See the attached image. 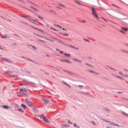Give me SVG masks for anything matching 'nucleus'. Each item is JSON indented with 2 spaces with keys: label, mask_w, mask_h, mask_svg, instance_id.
<instances>
[{
  "label": "nucleus",
  "mask_w": 128,
  "mask_h": 128,
  "mask_svg": "<svg viewBox=\"0 0 128 128\" xmlns=\"http://www.w3.org/2000/svg\"><path fill=\"white\" fill-rule=\"evenodd\" d=\"M121 28H122V30H124V32H128V28H124L122 27Z\"/></svg>",
  "instance_id": "nucleus-14"
},
{
  "label": "nucleus",
  "mask_w": 128,
  "mask_h": 128,
  "mask_svg": "<svg viewBox=\"0 0 128 128\" xmlns=\"http://www.w3.org/2000/svg\"><path fill=\"white\" fill-rule=\"evenodd\" d=\"M82 22H85L86 23V20H82Z\"/></svg>",
  "instance_id": "nucleus-38"
},
{
  "label": "nucleus",
  "mask_w": 128,
  "mask_h": 128,
  "mask_svg": "<svg viewBox=\"0 0 128 128\" xmlns=\"http://www.w3.org/2000/svg\"><path fill=\"white\" fill-rule=\"evenodd\" d=\"M60 44H64V42L62 41V40H60Z\"/></svg>",
  "instance_id": "nucleus-40"
},
{
  "label": "nucleus",
  "mask_w": 128,
  "mask_h": 128,
  "mask_svg": "<svg viewBox=\"0 0 128 128\" xmlns=\"http://www.w3.org/2000/svg\"><path fill=\"white\" fill-rule=\"evenodd\" d=\"M27 10H30V12H32L30 10V9L26 8Z\"/></svg>",
  "instance_id": "nucleus-51"
},
{
  "label": "nucleus",
  "mask_w": 128,
  "mask_h": 128,
  "mask_svg": "<svg viewBox=\"0 0 128 128\" xmlns=\"http://www.w3.org/2000/svg\"><path fill=\"white\" fill-rule=\"evenodd\" d=\"M126 70V72H128V70Z\"/></svg>",
  "instance_id": "nucleus-56"
},
{
  "label": "nucleus",
  "mask_w": 128,
  "mask_h": 128,
  "mask_svg": "<svg viewBox=\"0 0 128 128\" xmlns=\"http://www.w3.org/2000/svg\"><path fill=\"white\" fill-rule=\"evenodd\" d=\"M40 40V42H44V40Z\"/></svg>",
  "instance_id": "nucleus-44"
},
{
  "label": "nucleus",
  "mask_w": 128,
  "mask_h": 128,
  "mask_svg": "<svg viewBox=\"0 0 128 128\" xmlns=\"http://www.w3.org/2000/svg\"><path fill=\"white\" fill-rule=\"evenodd\" d=\"M27 20H28V22H32L34 24V22H36V20L30 19V18H28L26 19Z\"/></svg>",
  "instance_id": "nucleus-8"
},
{
  "label": "nucleus",
  "mask_w": 128,
  "mask_h": 128,
  "mask_svg": "<svg viewBox=\"0 0 128 128\" xmlns=\"http://www.w3.org/2000/svg\"><path fill=\"white\" fill-rule=\"evenodd\" d=\"M123 76H124L125 78H128V74H125L124 76V75Z\"/></svg>",
  "instance_id": "nucleus-35"
},
{
  "label": "nucleus",
  "mask_w": 128,
  "mask_h": 128,
  "mask_svg": "<svg viewBox=\"0 0 128 128\" xmlns=\"http://www.w3.org/2000/svg\"><path fill=\"white\" fill-rule=\"evenodd\" d=\"M74 126H75V128L76 127V124H74Z\"/></svg>",
  "instance_id": "nucleus-41"
},
{
  "label": "nucleus",
  "mask_w": 128,
  "mask_h": 128,
  "mask_svg": "<svg viewBox=\"0 0 128 128\" xmlns=\"http://www.w3.org/2000/svg\"><path fill=\"white\" fill-rule=\"evenodd\" d=\"M116 77L118 78H121V80H124V78H122V77L118 76H116Z\"/></svg>",
  "instance_id": "nucleus-23"
},
{
  "label": "nucleus",
  "mask_w": 128,
  "mask_h": 128,
  "mask_svg": "<svg viewBox=\"0 0 128 128\" xmlns=\"http://www.w3.org/2000/svg\"><path fill=\"white\" fill-rule=\"evenodd\" d=\"M54 30L55 32H58V30H56V29H54Z\"/></svg>",
  "instance_id": "nucleus-47"
},
{
  "label": "nucleus",
  "mask_w": 128,
  "mask_h": 128,
  "mask_svg": "<svg viewBox=\"0 0 128 128\" xmlns=\"http://www.w3.org/2000/svg\"><path fill=\"white\" fill-rule=\"evenodd\" d=\"M37 36H38V35H37Z\"/></svg>",
  "instance_id": "nucleus-60"
},
{
  "label": "nucleus",
  "mask_w": 128,
  "mask_h": 128,
  "mask_svg": "<svg viewBox=\"0 0 128 128\" xmlns=\"http://www.w3.org/2000/svg\"><path fill=\"white\" fill-rule=\"evenodd\" d=\"M27 2H30V4H34V3L30 2V0H27Z\"/></svg>",
  "instance_id": "nucleus-34"
},
{
  "label": "nucleus",
  "mask_w": 128,
  "mask_h": 128,
  "mask_svg": "<svg viewBox=\"0 0 128 128\" xmlns=\"http://www.w3.org/2000/svg\"><path fill=\"white\" fill-rule=\"evenodd\" d=\"M68 123L70 124H72V122H70V120H68Z\"/></svg>",
  "instance_id": "nucleus-32"
},
{
  "label": "nucleus",
  "mask_w": 128,
  "mask_h": 128,
  "mask_svg": "<svg viewBox=\"0 0 128 128\" xmlns=\"http://www.w3.org/2000/svg\"><path fill=\"white\" fill-rule=\"evenodd\" d=\"M64 54L66 56H70V54H68L66 53Z\"/></svg>",
  "instance_id": "nucleus-21"
},
{
  "label": "nucleus",
  "mask_w": 128,
  "mask_h": 128,
  "mask_svg": "<svg viewBox=\"0 0 128 128\" xmlns=\"http://www.w3.org/2000/svg\"><path fill=\"white\" fill-rule=\"evenodd\" d=\"M50 28L51 30H54V28H52V27H50Z\"/></svg>",
  "instance_id": "nucleus-39"
},
{
  "label": "nucleus",
  "mask_w": 128,
  "mask_h": 128,
  "mask_svg": "<svg viewBox=\"0 0 128 128\" xmlns=\"http://www.w3.org/2000/svg\"><path fill=\"white\" fill-rule=\"evenodd\" d=\"M68 46H69V48H74V50H79V48H76V46H74L72 45L69 44V45H68Z\"/></svg>",
  "instance_id": "nucleus-6"
},
{
  "label": "nucleus",
  "mask_w": 128,
  "mask_h": 128,
  "mask_svg": "<svg viewBox=\"0 0 128 128\" xmlns=\"http://www.w3.org/2000/svg\"><path fill=\"white\" fill-rule=\"evenodd\" d=\"M119 74H120L121 76H124V74H122V72H118Z\"/></svg>",
  "instance_id": "nucleus-25"
},
{
  "label": "nucleus",
  "mask_w": 128,
  "mask_h": 128,
  "mask_svg": "<svg viewBox=\"0 0 128 128\" xmlns=\"http://www.w3.org/2000/svg\"><path fill=\"white\" fill-rule=\"evenodd\" d=\"M21 106H22V108H24V110H26V105H24V104H22L21 105Z\"/></svg>",
  "instance_id": "nucleus-19"
},
{
  "label": "nucleus",
  "mask_w": 128,
  "mask_h": 128,
  "mask_svg": "<svg viewBox=\"0 0 128 128\" xmlns=\"http://www.w3.org/2000/svg\"><path fill=\"white\" fill-rule=\"evenodd\" d=\"M38 18H40L41 19L42 17H40V16H38Z\"/></svg>",
  "instance_id": "nucleus-48"
},
{
  "label": "nucleus",
  "mask_w": 128,
  "mask_h": 128,
  "mask_svg": "<svg viewBox=\"0 0 128 128\" xmlns=\"http://www.w3.org/2000/svg\"><path fill=\"white\" fill-rule=\"evenodd\" d=\"M63 30H66V32L68 30L65 29L64 28H62Z\"/></svg>",
  "instance_id": "nucleus-36"
},
{
  "label": "nucleus",
  "mask_w": 128,
  "mask_h": 128,
  "mask_svg": "<svg viewBox=\"0 0 128 128\" xmlns=\"http://www.w3.org/2000/svg\"><path fill=\"white\" fill-rule=\"evenodd\" d=\"M73 60H74V62H80V64H82V61L80 60H78V59H76L74 58H72Z\"/></svg>",
  "instance_id": "nucleus-10"
},
{
  "label": "nucleus",
  "mask_w": 128,
  "mask_h": 128,
  "mask_svg": "<svg viewBox=\"0 0 128 128\" xmlns=\"http://www.w3.org/2000/svg\"><path fill=\"white\" fill-rule=\"evenodd\" d=\"M88 72H90V74H92V72H93V74H98V73H96V72H94L92 70H89Z\"/></svg>",
  "instance_id": "nucleus-15"
},
{
  "label": "nucleus",
  "mask_w": 128,
  "mask_h": 128,
  "mask_svg": "<svg viewBox=\"0 0 128 128\" xmlns=\"http://www.w3.org/2000/svg\"><path fill=\"white\" fill-rule=\"evenodd\" d=\"M2 60H5L6 62H10V60L6 58H2Z\"/></svg>",
  "instance_id": "nucleus-22"
},
{
  "label": "nucleus",
  "mask_w": 128,
  "mask_h": 128,
  "mask_svg": "<svg viewBox=\"0 0 128 128\" xmlns=\"http://www.w3.org/2000/svg\"><path fill=\"white\" fill-rule=\"evenodd\" d=\"M56 50H58V52H60V50H58V49H56Z\"/></svg>",
  "instance_id": "nucleus-52"
},
{
  "label": "nucleus",
  "mask_w": 128,
  "mask_h": 128,
  "mask_svg": "<svg viewBox=\"0 0 128 128\" xmlns=\"http://www.w3.org/2000/svg\"><path fill=\"white\" fill-rule=\"evenodd\" d=\"M61 34H62V36H70V34H68V33H62Z\"/></svg>",
  "instance_id": "nucleus-11"
},
{
  "label": "nucleus",
  "mask_w": 128,
  "mask_h": 128,
  "mask_svg": "<svg viewBox=\"0 0 128 128\" xmlns=\"http://www.w3.org/2000/svg\"><path fill=\"white\" fill-rule=\"evenodd\" d=\"M91 10H92V14H93L96 18H98V14H96V11L94 10V8H92Z\"/></svg>",
  "instance_id": "nucleus-2"
},
{
  "label": "nucleus",
  "mask_w": 128,
  "mask_h": 128,
  "mask_svg": "<svg viewBox=\"0 0 128 128\" xmlns=\"http://www.w3.org/2000/svg\"><path fill=\"white\" fill-rule=\"evenodd\" d=\"M93 124H94V126H96V123H94V122H93Z\"/></svg>",
  "instance_id": "nucleus-53"
},
{
  "label": "nucleus",
  "mask_w": 128,
  "mask_h": 128,
  "mask_svg": "<svg viewBox=\"0 0 128 128\" xmlns=\"http://www.w3.org/2000/svg\"><path fill=\"white\" fill-rule=\"evenodd\" d=\"M60 6H62V8H66V6L62 4H58V6H56L57 8H59V10H62V8L60 7Z\"/></svg>",
  "instance_id": "nucleus-5"
},
{
  "label": "nucleus",
  "mask_w": 128,
  "mask_h": 128,
  "mask_svg": "<svg viewBox=\"0 0 128 128\" xmlns=\"http://www.w3.org/2000/svg\"><path fill=\"white\" fill-rule=\"evenodd\" d=\"M42 100H43L44 102V104H46L48 103V102H50L48 100V99H44V98H42Z\"/></svg>",
  "instance_id": "nucleus-7"
},
{
  "label": "nucleus",
  "mask_w": 128,
  "mask_h": 128,
  "mask_svg": "<svg viewBox=\"0 0 128 128\" xmlns=\"http://www.w3.org/2000/svg\"><path fill=\"white\" fill-rule=\"evenodd\" d=\"M3 108H4L5 110H8L10 108V107L6 106H2Z\"/></svg>",
  "instance_id": "nucleus-16"
},
{
  "label": "nucleus",
  "mask_w": 128,
  "mask_h": 128,
  "mask_svg": "<svg viewBox=\"0 0 128 128\" xmlns=\"http://www.w3.org/2000/svg\"><path fill=\"white\" fill-rule=\"evenodd\" d=\"M20 90L22 94H26V90L24 88H20Z\"/></svg>",
  "instance_id": "nucleus-4"
},
{
  "label": "nucleus",
  "mask_w": 128,
  "mask_h": 128,
  "mask_svg": "<svg viewBox=\"0 0 128 128\" xmlns=\"http://www.w3.org/2000/svg\"><path fill=\"white\" fill-rule=\"evenodd\" d=\"M40 118H42V120H44V122H47L48 124H50V120H48V119L46 117V116H44V114H42L40 116Z\"/></svg>",
  "instance_id": "nucleus-1"
},
{
  "label": "nucleus",
  "mask_w": 128,
  "mask_h": 128,
  "mask_svg": "<svg viewBox=\"0 0 128 128\" xmlns=\"http://www.w3.org/2000/svg\"><path fill=\"white\" fill-rule=\"evenodd\" d=\"M2 38H8V35H5V36L2 35Z\"/></svg>",
  "instance_id": "nucleus-17"
},
{
  "label": "nucleus",
  "mask_w": 128,
  "mask_h": 128,
  "mask_svg": "<svg viewBox=\"0 0 128 128\" xmlns=\"http://www.w3.org/2000/svg\"><path fill=\"white\" fill-rule=\"evenodd\" d=\"M56 26H58V28H60V26L58 25H56Z\"/></svg>",
  "instance_id": "nucleus-46"
},
{
  "label": "nucleus",
  "mask_w": 128,
  "mask_h": 128,
  "mask_svg": "<svg viewBox=\"0 0 128 128\" xmlns=\"http://www.w3.org/2000/svg\"><path fill=\"white\" fill-rule=\"evenodd\" d=\"M60 62H66V60H60Z\"/></svg>",
  "instance_id": "nucleus-33"
},
{
  "label": "nucleus",
  "mask_w": 128,
  "mask_h": 128,
  "mask_svg": "<svg viewBox=\"0 0 128 128\" xmlns=\"http://www.w3.org/2000/svg\"><path fill=\"white\" fill-rule=\"evenodd\" d=\"M30 48H34V46H30Z\"/></svg>",
  "instance_id": "nucleus-30"
},
{
  "label": "nucleus",
  "mask_w": 128,
  "mask_h": 128,
  "mask_svg": "<svg viewBox=\"0 0 128 128\" xmlns=\"http://www.w3.org/2000/svg\"><path fill=\"white\" fill-rule=\"evenodd\" d=\"M120 32H122V34H126V32H123L122 30H120Z\"/></svg>",
  "instance_id": "nucleus-29"
},
{
  "label": "nucleus",
  "mask_w": 128,
  "mask_h": 128,
  "mask_svg": "<svg viewBox=\"0 0 128 128\" xmlns=\"http://www.w3.org/2000/svg\"><path fill=\"white\" fill-rule=\"evenodd\" d=\"M2 18H4V17H2Z\"/></svg>",
  "instance_id": "nucleus-58"
},
{
  "label": "nucleus",
  "mask_w": 128,
  "mask_h": 128,
  "mask_svg": "<svg viewBox=\"0 0 128 128\" xmlns=\"http://www.w3.org/2000/svg\"><path fill=\"white\" fill-rule=\"evenodd\" d=\"M59 28H62V26H60V27H59Z\"/></svg>",
  "instance_id": "nucleus-55"
},
{
  "label": "nucleus",
  "mask_w": 128,
  "mask_h": 128,
  "mask_svg": "<svg viewBox=\"0 0 128 128\" xmlns=\"http://www.w3.org/2000/svg\"><path fill=\"white\" fill-rule=\"evenodd\" d=\"M65 62H68V64H72V62L68 61V60H65Z\"/></svg>",
  "instance_id": "nucleus-27"
},
{
  "label": "nucleus",
  "mask_w": 128,
  "mask_h": 128,
  "mask_svg": "<svg viewBox=\"0 0 128 128\" xmlns=\"http://www.w3.org/2000/svg\"><path fill=\"white\" fill-rule=\"evenodd\" d=\"M12 78H13V76H14V75H12Z\"/></svg>",
  "instance_id": "nucleus-45"
},
{
  "label": "nucleus",
  "mask_w": 128,
  "mask_h": 128,
  "mask_svg": "<svg viewBox=\"0 0 128 128\" xmlns=\"http://www.w3.org/2000/svg\"><path fill=\"white\" fill-rule=\"evenodd\" d=\"M66 74H70V76H72V74H74L71 72H69V71H66Z\"/></svg>",
  "instance_id": "nucleus-9"
},
{
  "label": "nucleus",
  "mask_w": 128,
  "mask_h": 128,
  "mask_svg": "<svg viewBox=\"0 0 128 128\" xmlns=\"http://www.w3.org/2000/svg\"><path fill=\"white\" fill-rule=\"evenodd\" d=\"M18 110L20 112H24V110H22V109H18Z\"/></svg>",
  "instance_id": "nucleus-31"
},
{
  "label": "nucleus",
  "mask_w": 128,
  "mask_h": 128,
  "mask_svg": "<svg viewBox=\"0 0 128 128\" xmlns=\"http://www.w3.org/2000/svg\"><path fill=\"white\" fill-rule=\"evenodd\" d=\"M30 8H32V10H36V12H38V10H36V9L30 6Z\"/></svg>",
  "instance_id": "nucleus-18"
},
{
  "label": "nucleus",
  "mask_w": 128,
  "mask_h": 128,
  "mask_svg": "<svg viewBox=\"0 0 128 128\" xmlns=\"http://www.w3.org/2000/svg\"><path fill=\"white\" fill-rule=\"evenodd\" d=\"M75 2L78 4H79V6H80V4H82L80 3V0H75Z\"/></svg>",
  "instance_id": "nucleus-12"
},
{
  "label": "nucleus",
  "mask_w": 128,
  "mask_h": 128,
  "mask_svg": "<svg viewBox=\"0 0 128 128\" xmlns=\"http://www.w3.org/2000/svg\"><path fill=\"white\" fill-rule=\"evenodd\" d=\"M86 66H90V68H92V66L88 63H86Z\"/></svg>",
  "instance_id": "nucleus-20"
},
{
  "label": "nucleus",
  "mask_w": 128,
  "mask_h": 128,
  "mask_svg": "<svg viewBox=\"0 0 128 128\" xmlns=\"http://www.w3.org/2000/svg\"><path fill=\"white\" fill-rule=\"evenodd\" d=\"M22 18H26V17H24V16H22Z\"/></svg>",
  "instance_id": "nucleus-57"
},
{
  "label": "nucleus",
  "mask_w": 128,
  "mask_h": 128,
  "mask_svg": "<svg viewBox=\"0 0 128 128\" xmlns=\"http://www.w3.org/2000/svg\"><path fill=\"white\" fill-rule=\"evenodd\" d=\"M26 102L27 104V105L30 108L33 106L32 104V102L29 101L28 98L26 99Z\"/></svg>",
  "instance_id": "nucleus-3"
},
{
  "label": "nucleus",
  "mask_w": 128,
  "mask_h": 128,
  "mask_svg": "<svg viewBox=\"0 0 128 128\" xmlns=\"http://www.w3.org/2000/svg\"><path fill=\"white\" fill-rule=\"evenodd\" d=\"M40 36V38H42V36Z\"/></svg>",
  "instance_id": "nucleus-59"
},
{
  "label": "nucleus",
  "mask_w": 128,
  "mask_h": 128,
  "mask_svg": "<svg viewBox=\"0 0 128 128\" xmlns=\"http://www.w3.org/2000/svg\"><path fill=\"white\" fill-rule=\"evenodd\" d=\"M21 86H22V84H21Z\"/></svg>",
  "instance_id": "nucleus-61"
},
{
  "label": "nucleus",
  "mask_w": 128,
  "mask_h": 128,
  "mask_svg": "<svg viewBox=\"0 0 128 128\" xmlns=\"http://www.w3.org/2000/svg\"><path fill=\"white\" fill-rule=\"evenodd\" d=\"M122 114H126V116H128V114H126V113H124V112H122Z\"/></svg>",
  "instance_id": "nucleus-37"
},
{
  "label": "nucleus",
  "mask_w": 128,
  "mask_h": 128,
  "mask_svg": "<svg viewBox=\"0 0 128 128\" xmlns=\"http://www.w3.org/2000/svg\"><path fill=\"white\" fill-rule=\"evenodd\" d=\"M122 52H126V54H128V51H126L124 50H121Z\"/></svg>",
  "instance_id": "nucleus-28"
},
{
  "label": "nucleus",
  "mask_w": 128,
  "mask_h": 128,
  "mask_svg": "<svg viewBox=\"0 0 128 128\" xmlns=\"http://www.w3.org/2000/svg\"><path fill=\"white\" fill-rule=\"evenodd\" d=\"M46 40H50L48 39V38H45Z\"/></svg>",
  "instance_id": "nucleus-43"
},
{
  "label": "nucleus",
  "mask_w": 128,
  "mask_h": 128,
  "mask_svg": "<svg viewBox=\"0 0 128 128\" xmlns=\"http://www.w3.org/2000/svg\"><path fill=\"white\" fill-rule=\"evenodd\" d=\"M102 20H104V22H108V20H106V18H104L102 17Z\"/></svg>",
  "instance_id": "nucleus-26"
},
{
  "label": "nucleus",
  "mask_w": 128,
  "mask_h": 128,
  "mask_svg": "<svg viewBox=\"0 0 128 128\" xmlns=\"http://www.w3.org/2000/svg\"><path fill=\"white\" fill-rule=\"evenodd\" d=\"M77 128H80V126H78Z\"/></svg>",
  "instance_id": "nucleus-54"
},
{
  "label": "nucleus",
  "mask_w": 128,
  "mask_h": 128,
  "mask_svg": "<svg viewBox=\"0 0 128 128\" xmlns=\"http://www.w3.org/2000/svg\"><path fill=\"white\" fill-rule=\"evenodd\" d=\"M40 20H44V18H41Z\"/></svg>",
  "instance_id": "nucleus-49"
},
{
  "label": "nucleus",
  "mask_w": 128,
  "mask_h": 128,
  "mask_svg": "<svg viewBox=\"0 0 128 128\" xmlns=\"http://www.w3.org/2000/svg\"><path fill=\"white\" fill-rule=\"evenodd\" d=\"M60 54H64V52L62 51H60Z\"/></svg>",
  "instance_id": "nucleus-42"
},
{
  "label": "nucleus",
  "mask_w": 128,
  "mask_h": 128,
  "mask_svg": "<svg viewBox=\"0 0 128 128\" xmlns=\"http://www.w3.org/2000/svg\"><path fill=\"white\" fill-rule=\"evenodd\" d=\"M32 28H34V30H39L40 32H42V30L38 29V28H36L35 27H34L32 26H31Z\"/></svg>",
  "instance_id": "nucleus-13"
},
{
  "label": "nucleus",
  "mask_w": 128,
  "mask_h": 128,
  "mask_svg": "<svg viewBox=\"0 0 128 128\" xmlns=\"http://www.w3.org/2000/svg\"><path fill=\"white\" fill-rule=\"evenodd\" d=\"M111 70H114L112 68H110Z\"/></svg>",
  "instance_id": "nucleus-50"
},
{
  "label": "nucleus",
  "mask_w": 128,
  "mask_h": 128,
  "mask_svg": "<svg viewBox=\"0 0 128 128\" xmlns=\"http://www.w3.org/2000/svg\"><path fill=\"white\" fill-rule=\"evenodd\" d=\"M112 6H115V8H120H120L118 6H116L112 4Z\"/></svg>",
  "instance_id": "nucleus-24"
}]
</instances>
